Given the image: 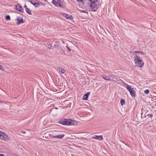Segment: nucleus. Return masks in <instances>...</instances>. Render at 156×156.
<instances>
[{
	"label": "nucleus",
	"instance_id": "28",
	"mask_svg": "<svg viewBox=\"0 0 156 156\" xmlns=\"http://www.w3.org/2000/svg\"><path fill=\"white\" fill-rule=\"evenodd\" d=\"M81 12H84V13H86V11H85V10H81Z\"/></svg>",
	"mask_w": 156,
	"mask_h": 156
},
{
	"label": "nucleus",
	"instance_id": "29",
	"mask_svg": "<svg viewBox=\"0 0 156 156\" xmlns=\"http://www.w3.org/2000/svg\"><path fill=\"white\" fill-rule=\"evenodd\" d=\"M67 49H68V50L69 51H71V49L69 48V47H67Z\"/></svg>",
	"mask_w": 156,
	"mask_h": 156
},
{
	"label": "nucleus",
	"instance_id": "30",
	"mask_svg": "<svg viewBox=\"0 0 156 156\" xmlns=\"http://www.w3.org/2000/svg\"><path fill=\"white\" fill-rule=\"evenodd\" d=\"M24 7H25V9H26V8H28L27 7V6H26V5H24Z\"/></svg>",
	"mask_w": 156,
	"mask_h": 156
},
{
	"label": "nucleus",
	"instance_id": "1",
	"mask_svg": "<svg viewBox=\"0 0 156 156\" xmlns=\"http://www.w3.org/2000/svg\"><path fill=\"white\" fill-rule=\"evenodd\" d=\"M59 123L61 124L66 125H75L76 122L69 119H62L59 121Z\"/></svg>",
	"mask_w": 156,
	"mask_h": 156
},
{
	"label": "nucleus",
	"instance_id": "26",
	"mask_svg": "<svg viewBox=\"0 0 156 156\" xmlns=\"http://www.w3.org/2000/svg\"><path fill=\"white\" fill-rule=\"evenodd\" d=\"M2 134H3V133L2 132L0 131V137L1 136H2Z\"/></svg>",
	"mask_w": 156,
	"mask_h": 156
},
{
	"label": "nucleus",
	"instance_id": "14",
	"mask_svg": "<svg viewBox=\"0 0 156 156\" xmlns=\"http://www.w3.org/2000/svg\"><path fill=\"white\" fill-rule=\"evenodd\" d=\"M93 138H94L98 140H101L103 139V136H97L95 135L92 137Z\"/></svg>",
	"mask_w": 156,
	"mask_h": 156
},
{
	"label": "nucleus",
	"instance_id": "22",
	"mask_svg": "<svg viewBox=\"0 0 156 156\" xmlns=\"http://www.w3.org/2000/svg\"><path fill=\"white\" fill-rule=\"evenodd\" d=\"M144 92L146 94H147L149 93V90L148 89H146L144 90Z\"/></svg>",
	"mask_w": 156,
	"mask_h": 156
},
{
	"label": "nucleus",
	"instance_id": "19",
	"mask_svg": "<svg viewBox=\"0 0 156 156\" xmlns=\"http://www.w3.org/2000/svg\"><path fill=\"white\" fill-rule=\"evenodd\" d=\"M137 53H138V54H139L141 55H144V52L142 51H137Z\"/></svg>",
	"mask_w": 156,
	"mask_h": 156
},
{
	"label": "nucleus",
	"instance_id": "24",
	"mask_svg": "<svg viewBox=\"0 0 156 156\" xmlns=\"http://www.w3.org/2000/svg\"><path fill=\"white\" fill-rule=\"evenodd\" d=\"M50 136L51 137V138H55V137L54 136H55V135H54L52 134H51L50 135Z\"/></svg>",
	"mask_w": 156,
	"mask_h": 156
},
{
	"label": "nucleus",
	"instance_id": "7",
	"mask_svg": "<svg viewBox=\"0 0 156 156\" xmlns=\"http://www.w3.org/2000/svg\"><path fill=\"white\" fill-rule=\"evenodd\" d=\"M133 55H134V58L135 61L137 60V59H138L139 60H142L139 55L137 53L136 51L133 52Z\"/></svg>",
	"mask_w": 156,
	"mask_h": 156
},
{
	"label": "nucleus",
	"instance_id": "10",
	"mask_svg": "<svg viewBox=\"0 0 156 156\" xmlns=\"http://www.w3.org/2000/svg\"><path fill=\"white\" fill-rule=\"evenodd\" d=\"M0 139L3 140H7L8 139V137L7 135L3 133L2 136L0 137Z\"/></svg>",
	"mask_w": 156,
	"mask_h": 156
},
{
	"label": "nucleus",
	"instance_id": "15",
	"mask_svg": "<svg viewBox=\"0 0 156 156\" xmlns=\"http://www.w3.org/2000/svg\"><path fill=\"white\" fill-rule=\"evenodd\" d=\"M103 78L106 80L109 81L111 80L109 75L107 76L105 75H103L102 76Z\"/></svg>",
	"mask_w": 156,
	"mask_h": 156
},
{
	"label": "nucleus",
	"instance_id": "17",
	"mask_svg": "<svg viewBox=\"0 0 156 156\" xmlns=\"http://www.w3.org/2000/svg\"><path fill=\"white\" fill-rule=\"evenodd\" d=\"M26 10L28 14L30 15H31L32 14L31 10L29 8H26Z\"/></svg>",
	"mask_w": 156,
	"mask_h": 156
},
{
	"label": "nucleus",
	"instance_id": "31",
	"mask_svg": "<svg viewBox=\"0 0 156 156\" xmlns=\"http://www.w3.org/2000/svg\"><path fill=\"white\" fill-rule=\"evenodd\" d=\"M0 156H4L2 154H0Z\"/></svg>",
	"mask_w": 156,
	"mask_h": 156
},
{
	"label": "nucleus",
	"instance_id": "4",
	"mask_svg": "<svg viewBox=\"0 0 156 156\" xmlns=\"http://www.w3.org/2000/svg\"><path fill=\"white\" fill-rule=\"evenodd\" d=\"M60 0H53L52 3L57 7H61L62 6L61 4Z\"/></svg>",
	"mask_w": 156,
	"mask_h": 156
},
{
	"label": "nucleus",
	"instance_id": "12",
	"mask_svg": "<svg viewBox=\"0 0 156 156\" xmlns=\"http://www.w3.org/2000/svg\"><path fill=\"white\" fill-rule=\"evenodd\" d=\"M63 15L67 19L71 20L73 19V17L71 15H68L66 13H64Z\"/></svg>",
	"mask_w": 156,
	"mask_h": 156
},
{
	"label": "nucleus",
	"instance_id": "13",
	"mask_svg": "<svg viewBox=\"0 0 156 156\" xmlns=\"http://www.w3.org/2000/svg\"><path fill=\"white\" fill-rule=\"evenodd\" d=\"M65 136V134H62L60 135H55V138H57L58 139H62Z\"/></svg>",
	"mask_w": 156,
	"mask_h": 156
},
{
	"label": "nucleus",
	"instance_id": "37",
	"mask_svg": "<svg viewBox=\"0 0 156 156\" xmlns=\"http://www.w3.org/2000/svg\"><path fill=\"white\" fill-rule=\"evenodd\" d=\"M154 0L156 2V0Z\"/></svg>",
	"mask_w": 156,
	"mask_h": 156
},
{
	"label": "nucleus",
	"instance_id": "25",
	"mask_svg": "<svg viewBox=\"0 0 156 156\" xmlns=\"http://www.w3.org/2000/svg\"><path fill=\"white\" fill-rule=\"evenodd\" d=\"M0 69L2 70V71H3L4 70V69L2 67V66L0 65Z\"/></svg>",
	"mask_w": 156,
	"mask_h": 156
},
{
	"label": "nucleus",
	"instance_id": "5",
	"mask_svg": "<svg viewBox=\"0 0 156 156\" xmlns=\"http://www.w3.org/2000/svg\"><path fill=\"white\" fill-rule=\"evenodd\" d=\"M29 2L33 5L35 7H39L40 5V4L37 1H29Z\"/></svg>",
	"mask_w": 156,
	"mask_h": 156
},
{
	"label": "nucleus",
	"instance_id": "8",
	"mask_svg": "<svg viewBox=\"0 0 156 156\" xmlns=\"http://www.w3.org/2000/svg\"><path fill=\"white\" fill-rule=\"evenodd\" d=\"M22 7L19 4H18L15 6V9L20 12H23V10L22 9Z\"/></svg>",
	"mask_w": 156,
	"mask_h": 156
},
{
	"label": "nucleus",
	"instance_id": "35",
	"mask_svg": "<svg viewBox=\"0 0 156 156\" xmlns=\"http://www.w3.org/2000/svg\"><path fill=\"white\" fill-rule=\"evenodd\" d=\"M152 115H151V116H152Z\"/></svg>",
	"mask_w": 156,
	"mask_h": 156
},
{
	"label": "nucleus",
	"instance_id": "18",
	"mask_svg": "<svg viewBox=\"0 0 156 156\" xmlns=\"http://www.w3.org/2000/svg\"><path fill=\"white\" fill-rule=\"evenodd\" d=\"M120 102L121 105H123L124 104L125 102V101H124V100L121 99L120 100Z\"/></svg>",
	"mask_w": 156,
	"mask_h": 156
},
{
	"label": "nucleus",
	"instance_id": "27",
	"mask_svg": "<svg viewBox=\"0 0 156 156\" xmlns=\"http://www.w3.org/2000/svg\"><path fill=\"white\" fill-rule=\"evenodd\" d=\"M76 1L77 2H81L83 1V0H76Z\"/></svg>",
	"mask_w": 156,
	"mask_h": 156
},
{
	"label": "nucleus",
	"instance_id": "2",
	"mask_svg": "<svg viewBox=\"0 0 156 156\" xmlns=\"http://www.w3.org/2000/svg\"><path fill=\"white\" fill-rule=\"evenodd\" d=\"M127 90L129 92L130 95L132 97H135L136 96V91L130 85H127L126 87Z\"/></svg>",
	"mask_w": 156,
	"mask_h": 156
},
{
	"label": "nucleus",
	"instance_id": "32",
	"mask_svg": "<svg viewBox=\"0 0 156 156\" xmlns=\"http://www.w3.org/2000/svg\"><path fill=\"white\" fill-rule=\"evenodd\" d=\"M23 133H25V132H23Z\"/></svg>",
	"mask_w": 156,
	"mask_h": 156
},
{
	"label": "nucleus",
	"instance_id": "33",
	"mask_svg": "<svg viewBox=\"0 0 156 156\" xmlns=\"http://www.w3.org/2000/svg\"><path fill=\"white\" fill-rule=\"evenodd\" d=\"M55 108V109H58V108Z\"/></svg>",
	"mask_w": 156,
	"mask_h": 156
},
{
	"label": "nucleus",
	"instance_id": "20",
	"mask_svg": "<svg viewBox=\"0 0 156 156\" xmlns=\"http://www.w3.org/2000/svg\"><path fill=\"white\" fill-rule=\"evenodd\" d=\"M109 76H110V78H112L113 79H115V76L113 75H109Z\"/></svg>",
	"mask_w": 156,
	"mask_h": 156
},
{
	"label": "nucleus",
	"instance_id": "21",
	"mask_svg": "<svg viewBox=\"0 0 156 156\" xmlns=\"http://www.w3.org/2000/svg\"><path fill=\"white\" fill-rule=\"evenodd\" d=\"M91 2H96L98 0H89Z\"/></svg>",
	"mask_w": 156,
	"mask_h": 156
},
{
	"label": "nucleus",
	"instance_id": "3",
	"mask_svg": "<svg viewBox=\"0 0 156 156\" xmlns=\"http://www.w3.org/2000/svg\"><path fill=\"white\" fill-rule=\"evenodd\" d=\"M135 61L136 66L138 67H142L144 65V62L142 61V60H139L137 59V60Z\"/></svg>",
	"mask_w": 156,
	"mask_h": 156
},
{
	"label": "nucleus",
	"instance_id": "9",
	"mask_svg": "<svg viewBox=\"0 0 156 156\" xmlns=\"http://www.w3.org/2000/svg\"><path fill=\"white\" fill-rule=\"evenodd\" d=\"M58 72L60 73L64 74L66 72L65 69L62 67H58Z\"/></svg>",
	"mask_w": 156,
	"mask_h": 156
},
{
	"label": "nucleus",
	"instance_id": "36",
	"mask_svg": "<svg viewBox=\"0 0 156 156\" xmlns=\"http://www.w3.org/2000/svg\"><path fill=\"white\" fill-rule=\"evenodd\" d=\"M152 115H151V116H152Z\"/></svg>",
	"mask_w": 156,
	"mask_h": 156
},
{
	"label": "nucleus",
	"instance_id": "23",
	"mask_svg": "<svg viewBox=\"0 0 156 156\" xmlns=\"http://www.w3.org/2000/svg\"><path fill=\"white\" fill-rule=\"evenodd\" d=\"M6 19L7 20H10V17L9 15H7L6 17Z\"/></svg>",
	"mask_w": 156,
	"mask_h": 156
},
{
	"label": "nucleus",
	"instance_id": "11",
	"mask_svg": "<svg viewBox=\"0 0 156 156\" xmlns=\"http://www.w3.org/2000/svg\"><path fill=\"white\" fill-rule=\"evenodd\" d=\"M17 20L18 22L17 23L18 25L20 24L21 23H23L24 22L23 20L22 17H18L17 18Z\"/></svg>",
	"mask_w": 156,
	"mask_h": 156
},
{
	"label": "nucleus",
	"instance_id": "34",
	"mask_svg": "<svg viewBox=\"0 0 156 156\" xmlns=\"http://www.w3.org/2000/svg\"><path fill=\"white\" fill-rule=\"evenodd\" d=\"M142 113H142V112L141 113V115H142Z\"/></svg>",
	"mask_w": 156,
	"mask_h": 156
},
{
	"label": "nucleus",
	"instance_id": "16",
	"mask_svg": "<svg viewBox=\"0 0 156 156\" xmlns=\"http://www.w3.org/2000/svg\"><path fill=\"white\" fill-rule=\"evenodd\" d=\"M90 93L89 92H87V93L85 94L83 97V100H87L89 95H90Z\"/></svg>",
	"mask_w": 156,
	"mask_h": 156
},
{
	"label": "nucleus",
	"instance_id": "6",
	"mask_svg": "<svg viewBox=\"0 0 156 156\" xmlns=\"http://www.w3.org/2000/svg\"><path fill=\"white\" fill-rule=\"evenodd\" d=\"M96 2H91V3L90 5L91 9H92V11H96L97 9V4L95 3Z\"/></svg>",
	"mask_w": 156,
	"mask_h": 156
}]
</instances>
